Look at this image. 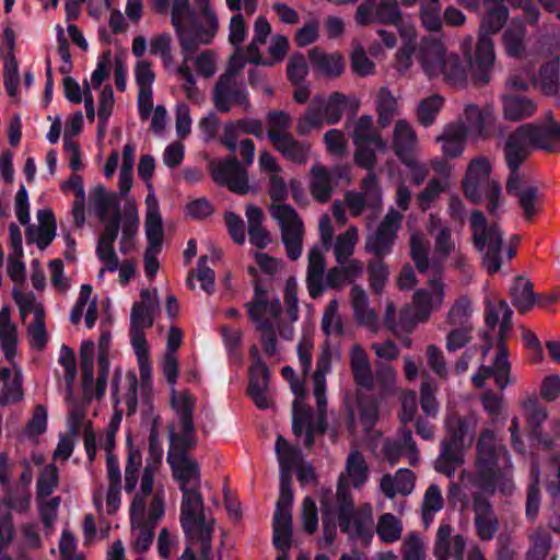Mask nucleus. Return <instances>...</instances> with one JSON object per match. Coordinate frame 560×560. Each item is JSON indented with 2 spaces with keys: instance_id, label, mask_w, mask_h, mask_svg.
Instances as JSON below:
<instances>
[{
  "instance_id": "nucleus-1",
  "label": "nucleus",
  "mask_w": 560,
  "mask_h": 560,
  "mask_svg": "<svg viewBox=\"0 0 560 560\" xmlns=\"http://www.w3.org/2000/svg\"><path fill=\"white\" fill-rule=\"evenodd\" d=\"M168 442L166 459L182 492L180 527L190 539L200 540L207 550L209 549L211 527L214 526L215 521L206 514L200 468L198 463L188 455V451L196 446L197 440H192L191 443L186 441Z\"/></svg>"
},
{
  "instance_id": "nucleus-2",
  "label": "nucleus",
  "mask_w": 560,
  "mask_h": 560,
  "mask_svg": "<svg viewBox=\"0 0 560 560\" xmlns=\"http://www.w3.org/2000/svg\"><path fill=\"white\" fill-rule=\"evenodd\" d=\"M121 200L118 194H108L102 186L95 188L93 192L92 201L103 222V231L96 246V255L104 264V268L100 270V278L106 270H117L119 258L114 243L118 238L119 232V252L126 255L136 248L140 223L138 206L135 199L127 197L120 208Z\"/></svg>"
},
{
  "instance_id": "nucleus-3",
  "label": "nucleus",
  "mask_w": 560,
  "mask_h": 560,
  "mask_svg": "<svg viewBox=\"0 0 560 560\" xmlns=\"http://www.w3.org/2000/svg\"><path fill=\"white\" fill-rule=\"evenodd\" d=\"M322 522L326 546L334 542L338 527L342 533L363 538L371 537L374 528L372 508L363 505L354 509L345 476L338 479L336 502H322Z\"/></svg>"
},
{
  "instance_id": "nucleus-4",
  "label": "nucleus",
  "mask_w": 560,
  "mask_h": 560,
  "mask_svg": "<svg viewBox=\"0 0 560 560\" xmlns=\"http://www.w3.org/2000/svg\"><path fill=\"white\" fill-rule=\"evenodd\" d=\"M198 18L188 0H173L171 22L183 54L196 51L200 46L210 45L219 32V19L211 0H194Z\"/></svg>"
},
{
  "instance_id": "nucleus-5",
  "label": "nucleus",
  "mask_w": 560,
  "mask_h": 560,
  "mask_svg": "<svg viewBox=\"0 0 560 560\" xmlns=\"http://www.w3.org/2000/svg\"><path fill=\"white\" fill-rule=\"evenodd\" d=\"M510 468L508 451L497 444L492 430L483 429L477 441L476 485L490 494L497 490L504 495L512 494L515 486Z\"/></svg>"
},
{
  "instance_id": "nucleus-6",
  "label": "nucleus",
  "mask_w": 560,
  "mask_h": 560,
  "mask_svg": "<svg viewBox=\"0 0 560 560\" xmlns=\"http://www.w3.org/2000/svg\"><path fill=\"white\" fill-rule=\"evenodd\" d=\"M164 513L165 492L159 488L151 493V477L147 474L130 505L132 546L136 551L144 552L150 548L154 528Z\"/></svg>"
},
{
  "instance_id": "nucleus-7",
  "label": "nucleus",
  "mask_w": 560,
  "mask_h": 560,
  "mask_svg": "<svg viewBox=\"0 0 560 560\" xmlns=\"http://www.w3.org/2000/svg\"><path fill=\"white\" fill-rule=\"evenodd\" d=\"M472 243L481 253V266L490 275L498 272L505 261L515 255L514 248L505 244L503 233L497 223H488L485 215L476 210L470 217Z\"/></svg>"
},
{
  "instance_id": "nucleus-8",
  "label": "nucleus",
  "mask_w": 560,
  "mask_h": 560,
  "mask_svg": "<svg viewBox=\"0 0 560 560\" xmlns=\"http://www.w3.org/2000/svg\"><path fill=\"white\" fill-rule=\"evenodd\" d=\"M511 318L512 310L505 301H500L497 305H488L486 311V324L490 329H493L499 320H501V341L498 345V351L493 364L491 366L481 364L477 373L471 376V382L476 387H483L486 380L489 377H493L495 384L501 389H504L510 383L509 375L511 366L509 362V352L502 342V339L511 327Z\"/></svg>"
},
{
  "instance_id": "nucleus-9",
  "label": "nucleus",
  "mask_w": 560,
  "mask_h": 560,
  "mask_svg": "<svg viewBox=\"0 0 560 560\" xmlns=\"http://www.w3.org/2000/svg\"><path fill=\"white\" fill-rule=\"evenodd\" d=\"M491 170L492 164L488 158H474L467 166L463 189L465 196L474 203L486 198L489 201V212L495 215L500 206L501 186L497 180H490Z\"/></svg>"
},
{
  "instance_id": "nucleus-10",
  "label": "nucleus",
  "mask_w": 560,
  "mask_h": 560,
  "mask_svg": "<svg viewBox=\"0 0 560 560\" xmlns=\"http://www.w3.org/2000/svg\"><path fill=\"white\" fill-rule=\"evenodd\" d=\"M445 299V285L440 277L429 280L425 288L418 289L412 296V307L400 311V323L405 328H412L418 322H427L439 310Z\"/></svg>"
},
{
  "instance_id": "nucleus-11",
  "label": "nucleus",
  "mask_w": 560,
  "mask_h": 560,
  "mask_svg": "<svg viewBox=\"0 0 560 560\" xmlns=\"http://www.w3.org/2000/svg\"><path fill=\"white\" fill-rule=\"evenodd\" d=\"M170 404L174 419L167 425L168 441L197 440L192 413L196 408V397L187 389L170 388Z\"/></svg>"
},
{
  "instance_id": "nucleus-12",
  "label": "nucleus",
  "mask_w": 560,
  "mask_h": 560,
  "mask_svg": "<svg viewBox=\"0 0 560 560\" xmlns=\"http://www.w3.org/2000/svg\"><path fill=\"white\" fill-rule=\"evenodd\" d=\"M159 308L158 291L155 289H142L140 291V301L135 302L130 311L129 335L132 348H138L142 351V346L147 345L144 330L153 326Z\"/></svg>"
},
{
  "instance_id": "nucleus-13",
  "label": "nucleus",
  "mask_w": 560,
  "mask_h": 560,
  "mask_svg": "<svg viewBox=\"0 0 560 560\" xmlns=\"http://www.w3.org/2000/svg\"><path fill=\"white\" fill-rule=\"evenodd\" d=\"M401 20V11L395 0H381L375 4L362 3L358 7L355 13V21L359 25L372 23L394 25L399 27L404 38L413 40L416 38L415 27L412 25L400 27Z\"/></svg>"
},
{
  "instance_id": "nucleus-14",
  "label": "nucleus",
  "mask_w": 560,
  "mask_h": 560,
  "mask_svg": "<svg viewBox=\"0 0 560 560\" xmlns=\"http://www.w3.org/2000/svg\"><path fill=\"white\" fill-rule=\"evenodd\" d=\"M270 215L280 226L281 238L287 254L292 260H296L302 254V241L304 226L296 211L285 203H272Z\"/></svg>"
},
{
  "instance_id": "nucleus-15",
  "label": "nucleus",
  "mask_w": 560,
  "mask_h": 560,
  "mask_svg": "<svg viewBox=\"0 0 560 560\" xmlns=\"http://www.w3.org/2000/svg\"><path fill=\"white\" fill-rule=\"evenodd\" d=\"M401 221L402 214L395 209H389L377 229L366 236L365 249L376 258L387 256L392 252Z\"/></svg>"
},
{
  "instance_id": "nucleus-16",
  "label": "nucleus",
  "mask_w": 560,
  "mask_h": 560,
  "mask_svg": "<svg viewBox=\"0 0 560 560\" xmlns=\"http://www.w3.org/2000/svg\"><path fill=\"white\" fill-rule=\"evenodd\" d=\"M212 102L220 113H229L234 106L250 109L248 92L237 80L220 75L213 86Z\"/></svg>"
},
{
  "instance_id": "nucleus-17",
  "label": "nucleus",
  "mask_w": 560,
  "mask_h": 560,
  "mask_svg": "<svg viewBox=\"0 0 560 560\" xmlns=\"http://www.w3.org/2000/svg\"><path fill=\"white\" fill-rule=\"evenodd\" d=\"M290 387L295 395L292 405V430L296 436L305 434L304 444L310 447L314 443V432L317 430L311 409L305 404V388L298 378L290 381Z\"/></svg>"
},
{
  "instance_id": "nucleus-18",
  "label": "nucleus",
  "mask_w": 560,
  "mask_h": 560,
  "mask_svg": "<svg viewBox=\"0 0 560 560\" xmlns=\"http://www.w3.org/2000/svg\"><path fill=\"white\" fill-rule=\"evenodd\" d=\"M533 149H536L533 124H524L509 135L503 151L510 173L518 172Z\"/></svg>"
},
{
  "instance_id": "nucleus-19",
  "label": "nucleus",
  "mask_w": 560,
  "mask_h": 560,
  "mask_svg": "<svg viewBox=\"0 0 560 560\" xmlns=\"http://www.w3.org/2000/svg\"><path fill=\"white\" fill-rule=\"evenodd\" d=\"M450 54L444 43L434 36L423 37L416 47V59L429 79L440 78L444 60Z\"/></svg>"
},
{
  "instance_id": "nucleus-20",
  "label": "nucleus",
  "mask_w": 560,
  "mask_h": 560,
  "mask_svg": "<svg viewBox=\"0 0 560 560\" xmlns=\"http://www.w3.org/2000/svg\"><path fill=\"white\" fill-rule=\"evenodd\" d=\"M209 171L212 179L217 184L228 186L236 194H245L248 191L247 172L235 156L211 161L209 163Z\"/></svg>"
},
{
  "instance_id": "nucleus-21",
  "label": "nucleus",
  "mask_w": 560,
  "mask_h": 560,
  "mask_svg": "<svg viewBox=\"0 0 560 560\" xmlns=\"http://www.w3.org/2000/svg\"><path fill=\"white\" fill-rule=\"evenodd\" d=\"M494 117L490 109H481L477 105L468 104L464 107L457 122L453 124L465 136L474 140H486L490 138L488 126Z\"/></svg>"
},
{
  "instance_id": "nucleus-22",
  "label": "nucleus",
  "mask_w": 560,
  "mask_h": 560,
  "mask_svg": "<svg viewBox=\"0 0 560 560\" xmlns=\"http://www.w3.org/2000/svg\"><path fill=\"white\" fill-rule=\"evenodd\" d=\"M428 232L433 235V253L439 260L440 272H443V266L447 258L458 249V241L451 226L445 224L441 218L431 213L427 222Z\"/></svg>"
},
{
  "instance_id": "nucleus-23",
  "label": "nucleus",
  "mask_w": 560,
  "mask_h": 560,
  "mask_svg": "<svg viewBox=\"0 0 560 560\" xmlns=\"http://www.w3.org/2000/svg\"><path fill=\"white\" fill-rule=\"evenodd\" d=\"M466 539L460 534H455L454 528L447 522H441L434 540L433 555L436 560H464Z\"/></svg>"
},
{
  "instance_id": "nucleus-24",
  "label": "nucleus",
  "mask_w": 560,
  "mask_h": 560,
  "mask_svg": "<svg viewBox=\"0 0 560 560\" xmlns=\"http://www.w3.org/2000/svg\"><path fill=\"white\" fill-rule=\"evenodd\" d=\"M495 62L494 44L491 36L478 34L474 59H468L472 79L479 84L490 81V73Z\"/></svg>"
},
{
  "instance_id": "nucleus-25",
  "label": "nucleus",
  "mask_w": 560,
  "mask_h": 560,
  "mask_svg": "<svg viewBox=\"0 0 560 560\" xmlns=\"http://www.w3.org/2000/svg\"><path fill=\"white\" fill-rule=\"evenodd\" d=\"M246 308L256 326L275 324L282 312L279 299H270L268 292L262 290L258 283L255 285L254 298L246 304Z\"/></svg>"
},
{
  "instance_id": "nucleus-26",
  "label": "nucleus",
  "mask_w": 560,
  "mask_h": 560,
  "mask_svg": "<svg viewBox=\"0 0 560 560\" xmlns=\"http://www.w3.org/2000/svg\"><path fill=\"white\" fill-rule=\"evenodd\" d=\"M269 378V369L261 360H257L250 365L247 393L259 409H269L273 406Z\"/></svg>"
},
{
  "instance_id": "nucleus-27",
  "label": "nucleus",
  "mask_w": 560,
  "mask_h": 560,
  "mask_svg": "<svg viewBox=\"0 0 560 560\" xmlns=\"http://www.w3.org/2000/svg\"><path fill=\"white\" fill-rule=\"evenodd\" d=\"M293 497L279 495L273 516V545L281 551H288L292 537Z\"/></svg>"
},
{
  "instance_id": "nucleus-28",
  "label": "nucleus",
  "mask_w": 560,
  "mask_h": 560,
  "mask_svg": "<svg viewBox=\"0 0 560 560\" xmlns=\"http://www.w3.org/2000/svg\"><path fill=\"white\" fill-rule=\"evenodd\" d=\"M506 191L518 199L523 214L530 220L537 212L538 187L525 179L520 172L510 173Z\"/></svg>"
},
{
  "instance_id": "nucleus-29",
  "label": "nucleus",
  "mask_w": 560,
  "mask_h": 560,
  "mask_svg": "<svg viewBox=\"0 0 560 560\" xmlns=\"http://www.w3.org/2000/svg\"><path fill=\"white\" fill-rule=\"evenodd\" d=\"M475 526L481 540H491L499 530V521L489 500L480 492L472 493Z\"/></svg>"
},
{
  "instance_id": "nucleus-30",
  "label": "nucleus",
  "mask_w": 560,
  "mask_h": 560,
  "mask_svg": "<svg viewBox=\"0 0 560 560\" xmlns=\"http://www.w3.org/2000/svg\"><path fill=\"white\" fill-rule=\"evenodd\" d=\"M326 259L318 246H314L307 254L305 284L312 299H318L327 288Z\"/></svg>"
},
{
  "instance_id": "nucleus-31",
  "label": "nucleus",
  "mask_w": 560,
  "mask_h": 560,
  "mask_svg": "<svg viewBox=\"0 0 560 560\" xmlns=\"http://www.w3.org/2000/svg\"><path fill=\"white\" fill-rule=\"evenodd\" d=\"M276 454L280 466V493L279 495L293 497L291 489L292 470L301 459L298 447L291 446L285 439L278 435Z\"/></svg>"
},
{
  "instance_id": "nucleus-32",
  "label": "nucleus",
  "mask_w": 560,
  "mask_h": 560,
  "mask_svg": "<svg viewBox=\"0 0 560 560\" xmlns=\"http://www.w3.org/2000/svg\"><path fill=\"white\" fill-rule=\"evenodd\" d=\"M477 425L478 418L476 415L460 417L454 411H448L444 419L445 438L464 446L470 445Z\"/></svg>"
},
{
  "instance_id": "nucleus-33",
  "label": "nucleus",
  "mask_w": 560,
  "mask_h": 560,
  "mask_svg": "<svg viewBox=\"0 0 560 560\" xmlns=\"http://www.w3.org/2000/svg\"><path fill=\"white\" fill-rule=\"evenodd\" d=\"M410 257L416 268L423 275H441L439 260L434 254L430 256V244L423 233L413 231L409 237Z\"/></svg>"
},
{
  "instance_id": "nucleus-34",
  "label": "nucleus",
  "mask_w": 560,
  "mask_h": 560,
  "mask_svg": "<svg viewBox=\"0 0 560 560\" xmlns=\"http://www.w3.org/2000/svg\"><path fill=\"white\" fill-rule=\"evenodd\" d=\"M383 454L390 465L397 464L402 456L407 458L411 466H416L419 462V452L410 430L402 429L399 440L385 441Z\"/></svg>"
},
{
  "instance_id": "nucleus-35",
  "label": "nucleus",
  "mask_w": 560,
  "mask_h": 560,
  "mask_svg": "<svg viewBox=\"0 0 560 560\" xmlns=\"http://www.w3.org/2000/svg\"><path fill=\"white\" fill-rule=\"evenodd\" d=\"M149 192L145 197V221L144 230L148 240L147 248L161 249L164 231L162 225V218L160 214V207L156 196L153 192L151 183H148Z\"/></svg>"
},
{
  "instance_id": "nucleus-36",
  "label": "nucleus",
  "mask_w": 560,
  "mask_h": 560,
  "mask_svg": "<svg viewBox=\"0 0 560 560\" xmlns=\"http://www.w3.org/2000/svg\"><path fill=\"white\" fill-rule=\"evenodd\" d=\"M331 351L329 347L322 349L313 374V394L318 409V424L322 425L326 412V375L331 370Z\"/></svg>"
},
{
  "instance_id": "nucleus-37",
  "label": "nucleus",
  "mask_w": 560,
  "mask_h": 560,
  "mask_svg": "<svg viewBox=\"0 0 560 560\" xmlns=\"http://www.w3.org/2000/svg\"><path fill=\"white\" fill-rule=\"evenodd\" d=\"M310 192L320 203H326L338 185L336 173L320 163H315L310 170Z\"/></svg>"
},
{
  "instance_id": "nucleus-38",
  "label": "nucleus",
  "mask_w": 560,
  "mask_h": 560,
  "mask_svg": "<svg viewBox=\"0 0 560 560\" xmlns=\"http://www.w3.org/2000/svg\"><path fill=\"white\" fill-rule=\"evenodd\" d=\"M112 396L115 404L124 401L130 411L136 410L138 405V378L135 371H128L122 377L120 369L115 370Z\"/></svg>"
},
{
  "instance_id": "nucleus-39",
  "label": "nucleus",
  "mask_w": 560,
  "mask_h": 560,
  "mask_svg": "<svg viewBox=\"0 0 560 560\" xmlns=\"http://www.w3.org/2000/svg\"><path fill=\"white\" fill-rule=\"evenodd\" d=\"M533 133L536 149L560 152V124L553 119L550 112L542 121L533 124Z\"/></svg>"
},
{
  "instance_id": "nucleus-40",
  "label": "nucleus",
  "mask_w": 560,
  "mask_h": 560,
  "mask_svg": "<svg viewBox=\"0 0 560 560\" xmlns=\"http://www.w3.org/2000/svg\"><path fill=\"white\" fill-rule=\"evenodd\" d=\"M349 360L355 384L368 390H373L375 388V382L370 359L360 345L354 343L351 346Z\"/></svg>"
},
{
  "instance_id": "nucleus-41",
  "label": "nucleus",
  "mask_w": 560,
  "mask_h": 560,
  "mask_svg": "<svg viewBox=\"0 0 560 560\" xmlns=\"http://www.w3.org/2000/svg\"><path fill=\"white\" fill-rule=\"evenodd\" d=\"M415 474L407 468H400L395 475H384L380 488L386 498L394 499L396 495L407 497L411 494L415 490Z\"/></svg>"
},
{
  "instance_id": "nucleus-42",
  "label": "nucleus",
  "mask_w": 560,
  "mask_h": 560,
  "mask_svg": "<svg viewBox=\"0 0 560 560\" xmlns=\"http://www.w3.org/2000/svg\"><path fill=\"white\" fill-rule=\"evenodd\" d=\"M418 138L413 127L405 119H399L394 125L393 150L398 159L405 160L416 155Z\"/></svg>"
},
{
  "instance_id": "nucleus-43",
  "label": "nucleus",
  "mask_w": 560,
  "mask_h": 560,
  "mask_svg": "<svg viewBox=\"0 0 560 560\" xmlns=\"http://www.w3.org/2000/svg\"><path fill=\"white\" fill-rule=\"evenodd\" d=\"M351 138L355 145L371 144L375 150L386 151V141L373 126L371 115H362L352 122Z\"/></svg>"
},
{
  "instance_id": "nucleus-44",
  "label": "nucleus",
  "mask_w": 560,
  "mask_h": 560,
  "mask_svg": "<svg viewBox=\"0 0 560 560\" xmlns=\"http://www.w3.org/2000/svg\"><path fill=\"white\" fill-rule=\"evenodd\" d=\"M310 62L314 71L326 77H339L345 69L343 57L338 52L327 54L319 47L308 52Z\"/></svg>"
},
{
  "instance_id": "nucleus-45",
  "label": "nucleus",
  "mask_w": 560,
  "mask_h": 560,
  "mask_svg": "<svg viewBox=\"0 0 560 560\" xmlns=\"http://www.w3.org/2000/svg\"><path fill=\"white\" fill-rule=\"evenodd\" d=\"M464 445L448 439L441 442L440 454L435 460V469L448 477L464 463Z\"/></svg>"
},
{
  "instance_id": "nucleus-46",
  "label": "nucleus",
  "mask_w": 560,
  "mask_h": 560,
  "mask_svg": "<svg viewBox=\"0 0 560 560\" xmlns=\"http://www.w3.org/2000/svg\"><path fill=\"white\" fill-rule=\"evenodd\" d=\"M504 51L513 58L521 57L526 49V28L522 20L513 19L502 35Z\"/></svg>"
},
{
  "instance_id": "nucleus-47",
  "label": "nucleus",
  "mask_w": 560,
  "mask_h": 560,
  "mask_svg": "<svg viewBox=\"0 0 560 560\" xmlns=\"http://www.w3.org/2000/svg\"><path fill=\"white\" fill-rule=\"evenodd\" d=\"M504 117L512 121H518L533 116L537 109L536 103L523 95L512 93L502 96Z\"/></svg>"
},
{
  "instance_id": "nucleus-48",
  "label": "nucleus",
  "mask_w": 560,
  "mask_h": 560,
  "mask_svg": "<svg viewBox=\"0 0 560 560\" xmlns=\"http://www.w3.org/2000/svg\"><path fill=\"white\" fill-rule=\"evenodd\" d=\"M350 300L355 320L368 327H375L377 324V315L370 306L365 290L360 285H353L350 290Z\"/></svg>"
},
{
  "instance_id": "nucleus-49",
  "label": "nucleus",
  "mask_w": 560,
  "mask_h": 560,
  "mask_svg": "<svg viewBox=\"0 0 560 560\" xmlns=\"http://www.w3.org/2000/svg\"><path fill=\"white\" fill-rule=\"evenodd\" d=\"M442 68L440 78H442L444 82L454 88H463L466 85L468 68L470 67L469 63L466 65L457 54L451 51L448 58L444 60Z\"/></svg>"
},
{
  "instance_id": "nucleus-50",
  "label": "nucleus",
  "mask_w": 560,
  "mask_h": 560,
  "mask_svg": "<svg viewBox=\"0 0 560 560\" xmlns=\"http://www.w3.org/2000/svg\"><path fill=\"white\" fill-rule=\"evenodd\" d=\"M345 476V485L349 489V482L354 488L361 487L368 478V465L364 456L357 450L350 452L346 460L345 471L340 474L339 478Z\"/></svg>"
},
{
  "instance_id": "nucleus-51",
  "label": "nucleus",
  "mask_w": 560,
  "mask_h": 560,
  "mask_svg": "<svg viewBox=\"0 0 560 560\" xmlns=\"http://www.w3.org/2000/svg\"><path fill=\"white\" fill-rule=\"evenodd\" d=\"M63 192H73L74 201L72 206L73 220L77 226L81 228L85 222V190L81 176L73 174L61 185Z\"/></svg>"
},
{
  "instance_id": "nucleus-52",
  "label": "nucleus",
  "mask_w": 560,
  "mask_h": 560,
  "mask_svg": "<svg viewBox=\"0 0 560 560\" xmlns=\"http://www.w3.org/2000/svg\"><path fill=\"white\" fill-rule=\"evenodd\" d=\"M467 138V136L451 124L436 138V142L441 143V150L446 158L456 159L464 153Z\"/></svg>"
},
{
  "instance_id": "nucleus-53",
  "label": "nucleus",
  "mask_w": 560,
  "mask_h": 560,
  "mask_svg": "<svg viewBox=\"0 0 560 560\" xmlns=\"http://www.w3.org/2000/svg\"><path fill=\"white\" fill-rule=\"evenodd\" d=\"M472 303L466 296H459L450 306L445 315V324L448 327H474L472 325Z\"/></svg>"
},
{
  "instance_id": "nucleus-54",
  "label": "nucleus",
  "mask_w": 560,
  "mask_h": 560,
  "mask_svg": "<svg viewBox=\"0 0 560 560\" xmlns=\"http://www.w3.org/2000/svg\"><path fill=\"white\" fill-rule=\"evenodd\" d=\"M270 32L271 27L269 22L264 16H258L254 24V37L247 46V59L249 63L271 66V62H267L262 59L259 51V46L266 43Z\"/></svg>"
},
{
  "instance_id": "nucleus-55",
  "label": "nucleus",
  "mask_w": 560,
  "mask_h": 560,
  "mask_svg": "<svg viewBox=\"0 0 560 560\" xmlns=\"http://www.w3.org/2000/svg\"><path fill=\"white\" fill-rule=\"evenodd\" d=\"M267 136L272 144L291 135L292 117L284 110H270L266 116Z\"/></svg>"
},
{
  "instance_id": "nucleus-56",
  "label": "nucleus",
  "mask_w": 560,
  "mask_h": 560,
  "mask_svg": "<svg viewBox=\"0 0 560 560\" xmlns=\"http://www.w3.org/2000/svg\"><path fill=\"white\" fill-rule=\"evenodd\" d=\"M511 300L520 313L528 312L535 304L536 298L533 292V284L525 277H516L510 288Z\"/></svg>"
},
{
  "instance_id": "nucleus-57",
  "label": "nucleus",
  "mask_w": 560,
  "mask_h": 560,
  "mask_svg": "<svg viewBox=\"0 0 560 560\" xmlns=\"http://www.w3.org/2000/svg\"><path fill=\"white\" fill-rule=\"evenodd\" d=\"M375 106L377 122L382 128L387 127L394 117L399 114L398 101L386 86L380 89L376 95Z\"/></svg>"
},
{
  "instance_id": "nucleus-58",
  "label": "nucleus",
  "mask_w": 560,
  "mask_h": 560,
  "mask_svg": "<svg viewBox=\"0 0 560 560\" xmlns=\"http://www.w3.org/2000/svg\"><path fill=\"white\" fill-rule=\"evenodd\" d=\"M273 147L284 159L296 164H305L311 152V145L306 142L298 141L292 133L273 144Z\"/></svg>"
},
{
  "instance_id": "nucleus-59",
  "label": "nucleus",
  "mask_w": 560,
  "mask_h": 560,
  "mask_svg": "<svg viewBox=\"0 0 560 560\" xmlns=\"http://www.w3.org/2000/svg\"><path fill=\"white\" fill-rule=\"evenodd\" d=\"M444 508V498L442 494L441 488L432 483L424 491L422 501H421V514L423 525L429 527L433 522L438 512L442 511Z\"/></svg>"
},
{
  "instance_id": "nucleus-60",
  "label": "nucleus",
  "mask_w": 560,
  "mask_h": 560,
  "mask_svg": "<svg viewBox=\"0 0 560 560\" xmlns=\"http://www.w3.org/2000/svg\"><path fill=\"white\" fill-rule=\"evenodd\" d=\"M94 343L92 341H84L80 349V365L82 371L83 389L90 398L95 397L94 382Z\"/></svg>"
},
{
  "instance_id": "nucleus-61",
  "label": "nucleus",
  "mask_w": 560,
  "mask_h": 560,
  "mask_svg": "<svg viewBox=\"0 0 560 560\" xmlns=\"http://www.w3.org/2000/svg\"><path fill=\"white\" fill-rule=\"evenodd\" d=\"M16 341V327L11 322L10 308L8 306H3L0 311V343L9 360L15 355Z\"/></svg>"
},
{
  "instance_id": "nucleus-62",
  "label": "nucleus",
  "mask_w": 560,
  "mask_h": 560,
  "mask_svg": "<svg viewBox=\"0 0 560 560\" xmlns=\"http://www.w3.org/2000/svg\"><path fill=\"white\" fill-rule=\"evenodd\" d=\"M375 530L381 541L393 544L401 538L404 526L401 520L396 515L383 513L377 520Z\"/></svg>"
},
{
  "instance_id": "nucleus-63",
  "label": "nucleus",
  "mask_w": 560,
  "mask_h": 560,
  "mask_svg": "<svg viewBox=\"0 0 560 560\" xmlns=\"http://www.w3.org/2000/svg\"><path fill=\"white\" fill-rule=\"evenodd\" d=\"M359 240V232L354 225L349 226L346 232L339 234L335 244L331 246L338 265L347 262L352 256Z\"/></svg>"
},
{
  "instance_id": "nucleus-64",
  "label": "nucleus",
  "mask_w": 560,
  "mask_h": 560,
  "mask_svg": "<svg viewBox=\"0 0 560 560\" xmlns=\"http://www.w3.org/2000/svg\"><path fill=\"white\" fill-rule=\"evenodd\" d=\"M508 19L509 9L505 5L488 8L481 19L479 34H487L488 36L497 34L505 25Z\"/></svg>"
}]
</instances>
